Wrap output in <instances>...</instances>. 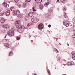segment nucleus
Returning <instances> with one entry per match:
<instances>
[{
	"instance_id": "obj_47",
	"label": "nucleus",
	"mask_w": 75,
	"mask_h": 75,
	"mask_svg": "<svg viewBox=\"0 0 75 75\" xmlns=\"http://www.w3.org/2000/svg\"><path fill=\"white\" fill-rule=\"evenodd\" d=\"M54 50H55V51H57V50L56 49H54Z\"/></svg>"
},
{
	"instance_id": "obj_6",
	"label": "nucleus",
	"mask_w": 75,
	"mask_h": 75,
	"mask_svg": "<svg viewBox=\"0 0 75 75\" xmlns=\"http://www.w3.org/2000/svg\"><path fill=\"white\" fill-rule=\"evenodd\" d=\"M10 10H8L6 13V16H8L10 14Z\"/></svg>"
},
{
	"instance_id": "obj_5",
	"label": "nucleus",
	"mask_w": 75,
	"mask_h": 75,
	"mask_svg": "<svg viewBox=\"0 0 75 75\" xmlns=\"http://www.w3.org/2000/svg\"><path fill=\"white\" fill-rule=\"evenodd\" d=\"M16 26L17 28H22V26H21V23L16 25Z\"/></svg>"
},
{
	"instance_id": "obj_39",
	"label": "nucleus",
	"mask_w": 75,
	"mask_h": 75,
	"mask_svg": "<svg viewBox=\"0 0 75 75\" xmlns=\"http://www.w3.org/2000/svg\"><path fill=\"white\" fill-rule=\"evenodd\" d=\"M17 6H18V7H19L20 6V5L19 4H18L17 5Z\"/></svg>"
},
{
	"instance_id": "obj_42",
	"label": "nucleus",
	"mask_w": 75,
	"mask_h": 75,
	"mask_svg": "<svg viewBox=\"0 0 75 75\" xmlns=\"http://www.w3.org/2000/svg\"><path fill=\"white\" fill-rule=\"evenodd\" d=\"M51 25H48V27H49V28H50V27H51Z\"/></svg>"
},
{
	"instance_id": "obj_25",
	"label": "nucleus",
	"mask_w": 75,
	"mask_h": 75,
	"mask_svg": "<svg viewBox=\"0 0 75 75\" xmlns=\"http://www.w3.org/2000/svg\"><path fill=\"white\" fill-rule=\"evenodd\" d=\"M11 11H15V8H12V9H11Z\"/></svg>"
},
{
	"instance_id": "obj_34",
	"label": "nucleus",
	"mask_w": 75,
	"mask_h": 75,
	"mask_svg": "<svg viewBox=\"0 0 75 75\" xmlns=\"http://www.w3.org/2000/svg\"><path fill=\"white\" fill-rule=\"evenodd\" d=\"M63 10H64V11H66V9L65 8V7H63Z\"/></svg>"
},
{
	"instance_id": "obj_18",
	"label": "nucleus",
	"mask_w": 75,
	"mask_h": 75,
	"mask_svg": "<svg viewBox=\"0 0 75 75\" xmlns=\"http://www.w3.org/2000/svg\"><path fill=\"white\" fill-rule=\"evenodd\" d=\"M3 27H5V28H8L9 27V25H5V26H3Z\"/></svg>"
},
{
	"instance_id": "obj_30",
	"label": "nucleus",
	"mask_w": 75,
	"mask_h": 75,
	"mask_svg": "<svg viewBox=\"0 0 75 75\" xmlns=\"http://www.w3.org/2000/svg\"><path fill=\"white\" fill-rule=\"evenodd\" d=\"M31 20L32 22H33V23H34V18L31 19Z\"/></svg>"
},
{
	"instance_id": "obj_33",
	"label": "nucleus",
	"mask_w": 75,
	"mask_h": 75,
	"mask_svg": "<svg viewBox=\"0 0 75 75\" xmlns=\"http://www.w3.org/2000/svg\"><path fill=\"white\" fill-rule=\"evenodd\" d=\"M31 1V0H26V2H27V3L28 2H30Z\"/></svg>"
},
{
	"instance_id": "obj_48",
	"label": "nucleus",
	"mask_w": 75,
	"mask_h": 75,
	"mask_svg": "<svg viewBox=\"0 0 75 75\" xmlns=\"http://www.w3.org/2000/svg\"><path fill=\"white\" fill-rule=\"evenodd\" d=\"M7 37V35H6L5 37L4 38H6V37Z\"/></svg>"
},
{
	"instance_id": "obj_20",
	"label": "nucleus",
	"mask_w": 75,
	"mask_h": 75,
	"mask_svg": "<svg viewBox=\"0 0 75 75\" xmlns=\"http://www.w3.org/2000/svg\"><path fill=\"white\" fill-rule=\"evenodd\" d=\"M72 38H73V40H75V34L73 35L72 36Z\"/></svg>"
},
{
	"instance_id": "obj_29",
	"label": "nucleus",
	"mask_w": 75,
	"mask_h": 75,
	"mask_svg": "<svg viewBox=\"0 0 75 75\" xmlns=\"http://www.w3.org/2000/svg\"><path fill=\"white\" fill-rule=\"evenodd\" d=\"M33 11H36V10L35 9V8L33 7Z\"/></svg>"
},
{
	"instance_id": "obj_49",
	"label": "nucleus",
	"mask_w": 75,
	"mask_h": 75,
	"mask_svg": "<svg viewBox=\"0 0 75 75\" xmlns=\"http://www.w3.org/2000/svg\"><path fill=\"white\" fill-rule=\"evenodd\" d=\"M74 32H75V30H73Z\"/></svg>"
},
{
	"instance_id": "obj_24",
	"label": "nucleus",
	"mask_w": 75,
	"mask_h": 75,
	"mask_svg": "<svg viewBox=\"0 0 75 75\" xmlns=\"http://www.w3.org/2000/svg\"><path fill=\"white\" fill-rule=\"evenodd\" d=\"M72 58L73 60H75V55L72 56Z\"/></svg>"
},
{
	"instance_id": "obj_7",
	"label": "nucleus",
	"mask_w": 75,
	"mask_h": 75,
	"mask_svg": "<svg viewBox=\"0 0 75 75\" xmlns=\"http://www.w3.org/2000/svg\"><path fill=\"white\" fill-rule=\"evenodd\" d=\"M33 13L31 12L29 13V14H28V16L30 17H31L33 16Z\"/></svg>"
},
{
	"instance_id": "obj_2",
	"label": "nucleus",
	"mask_w": 75,
	"mask_h": 75,
	"mask_svg": "<svg viewBox=\"0 0 75 75\" xmlns=\"http://www.w3.org/2000/svg\"><path fill=\"white\" fill-rule=\"evenodd\" d=\"M24 29H25V27L23 25H22V28H18L17 29V31L19 32V33H22V32H23Z\"/></svg>"
},
{
	"instance_id": "obj_36",
	"label": "nucleus",
	"mask_w": 75,
	"mask_h": 75,
	"mask_svg": "<svg viewBox=\"0 0 75 75\" xmlns=\"http://www.w3.org/2000/svg\"><path fill=\"white\" fill-rule=\"evenodd\" d=\"M31 25V23H29L28 25V27H29V26H30V25Z\"/></svg>"
},
{
	"instance_id": "obj_16",
	"label": "nucleus",
	"mask_w": 75,
	"mask_h": 75,
	"mask_svg": "<svg viewBox=\"0 0 75 75\" xmlns=\"http://www.w3.org/2000/svg\"><path fill=\"white\" fill-rule=\"evenodd\" d=\"M17 16L18 17H20V18H22V16L20 14H17Z\"/></svg>"
},
{
	"instance_id": "obj_41",
	"label": "nucleus",
	"mask_w": 75,
	"mask_h": 75,
	"mask_svg": "<svg viewBox=\"0 0 75 75\" xmlns=\"http://www.w3.org/2000/svg\"><path fill=\"white\" fill-rule=\"evenodd\" d=\"M74 64V63H71V65H72Z\"/></svg>"
},
{
	"instance_id": "obj_35",
	"label": "nucleus",
	"mask_w": 75,
	"mask_h": 75,
	"mask_svg": "<svg viewBox=\"0 0 75 75\" xmlns=\"http://www.w3.org/2000/svg\"><path fill=\"white\" fill-rule=\"evenodd\" d=\"M16 39L18 40H19L20 39V37H17L16 38Z\"/></svg>"
},
{
	"instance_id": "obj_21",
	"label": "nucleus",
	"mask_w": 75,
	"mask_h": 75,
	"mask_svg": "<svg viewBox=\"0 0 75 75\" xmlns=\"http://www.w3.org/2000/svg\"><path fill=\"white\" fill-rule=\"evenodd\" d=\"M64 17L65 18L67 17V16L66 15V13H64Z\"/></svg>"
},
{
	"instance_id": "obj_23",
	"label": "nucleus",
	"mask_w": 75,
	"mask_h": 75,
	"mask_svg": "<svg viewBox=\"0 0 75 75\" xmlns=\"http://www.w3.org/2000/svg\"><path fill=\"white\" fill-rule=\"evenodd\" d=\"M38 1H37L36 2H38V3H40L42 2V0H38Z\"/></svg>"
},
{
	"instance_id": "obj_15",
	"label": "nucleus",
	"mask_w": 75,
	"mask_h": 75,
	"mask_svg": "<svg viewBox=\"0 0 75 75\" xmlns=\"http://www.w3.org/2000/svg\"><path fill=\"white\" fill-rule=\"evenodd\" d=\"M4 45L7 48H9V45L7 43L5 44Z\"/></svg>"
},
{
	"instance_id": "obj_11",
	"label": "nucleus",
	"mask_w": 75,
	"mask_h": 75,
	"mask_svg": "<svg viewBox=\"0 0 75 75\" xmlns=\"http://www.w3.org/2000/svg\"><path fill=\"white\" fill-rule=\"evenodd\" d=\"M21 24V22L20 20H17L16 22V24Z\"/></svg>"
},
{
	"instance_id": "obj_13",
	"label": "nucleus",
	"mask_w": 75,
	"mask_h": 75,
	"mask_svg": "<svg viewBox=\"0 0 75 75\" xmlns=\"http://www.w3.org/2000/svg\"><path fill=\"white\" fill-rule=\"evenodd\" d=\"M4 11H2L0 12V16H3L4 15Z\"/></svg>"
},
{
	"instance_id": "obj_17",
	"label": "nucleus",
	"mask_w": 75,
	"mask_h": 75,
	"mask_svg": "<svg viewBox=\"0 0 75 75\" xmlns=\"http://www.w3.org/2000/svg\"><path fill=\"white\" fill-rule=\"evenodd\" d=\"M25 18L26 21H27V20H28L29 19V17L28 16L25 17Z\"/></svg>"
},
{
	"instance_id": "obj_43",
	"label": "nucleus",
	"mask_w": 75,
	"mask_h": 75,
	"mask_svg": "<svg viewBox=\"0 0 75 75\" xmlns=\"http://www.w3.org/2000/svg\"><path fill=\"white\" fill-rule=\"evenodd\" d=\"M59 0H57V3H59Z\"/></svg>"
},
{
	"instance_id": "obj_3",
	"label": "nucleus",
	"mask_w": 75,
	"mask_h": 75,
	"mask_svg": "<svg viewBox=\"0 0 75 75\" xmlns=\"http://www.w3.org/2000/svg\"><path fill=\"white\" fill-rule=\"evenodd\" d=\"M63 24L66 26L67 27L69 26V23L68 21L66 20L63 21Z\"/></svg>"
},
{
	"instance_id": "obj_45",
	"label": "nucleus",
	"mask_w": 75,
	"mask_h": 75,
	"mask_svg": "<svg viewBox=\"0 0 75 75\" xmlns=\"http://www.w3.org/2000/svg\"><path fill=\"white\" fill-rule=\"evenodd\" d=\"M48 72L49 74H50V71H48Z\"/></svg>"
},
{
	"instance_id": "obj_8",
	"label": "nucleus",
	"mask_w": 75,
	"mask_h": 75,
	"mask_svg": "<svg viewBox=\"0 0 75 75\" xmlns=\"http://www.w3.org/2000/svg\"><path fill=\"white\" fill-rule=\"evenodd\" d=\"M5 20H6L5 19H4L3 18H2L1 20V22L2 23H4V22H5Z\"/></svg>"
},
{
	"instance_id": "obj_1",
	"label": "nucleus",
	"mask_w": 75,
	"mask_h": 75,
	"mask_svg": "<svg viewBox=\"0 0 75 75\" xmlns=\"http://www.w3.org/2000/svg\"><path fill=\"white\" fill-rule=\"evenodd\" d=\"M15 30L13 28L11 29L9 31L8 33V35L10 36V37H11L14 36V32Z\"/></svg>"
},
{
	"instance_id": "obj_50",
	"label": "nucleus",
	"mask_w": 75,
	"mask_h": 75,
	"mask_svg": "<svg viewBox=\"0 0 75 75\" xmlns=\"http://www.w3.org/2000/svg\"><path fill=\"white\" fill-rule=\"evenodd\" d=\"M57 52H58V50H57Z\"/></svg>"
},
{
	"instance_id": "obj_4",
	"label": "nucleus",
	"mask_w": 75,
	"mask_h": 75,
	"mask_svg": "<svg viewBox=\"0 0 75 75\" xmlns=\"http://www.w3.org/2000/svg\"><path fill=\"white\" fill-rule=\"evenodd\" d=\"M38 28L39 29V30H42V29L43 28V27H44V25L40 23L38 25Z\"/></svg>"
},
{
	"instance_id": "obj_31",
	"label": "nucleus",
	"mask_w": 75,
	"mask_h": 75,
	"mask_svg": "<svg viewBox=\"0 0 75 75\" xmlns=\"http://www.w3.org/2000/svg\"><path fill=\"white\" fill-rule=\"evenodd\" d=\"M67 65H69V66H70L71 65V63H69L67 64Z\"/></svg>"
},
{
	"instance_id": "obj_38",
	"label": "nucleus",
	"mask_w": 75,
	"mask_h": 75,
	"mask_svg": "<svg viewBox=\"0 0 75 75\" xmlns=\"http://www.w3.org/2000/svg\"><path fill=\"white\" fill-rule=\"evenodd\" d=\"M46 5H47H47H48V4H50V2H47V3H46Z\"/></svg>"
},
{
	"instance_id": "obj_44",
	"label": "nucleus",
	"mask_w": 75,
	"mask_h": 75,
	"mask_svg": "<svg viewBox=\"0 0 75 75\" xmlns=\"http://www.w3.org/2000/svg\"><path fill=\"white\" fill-rule=\"evenodd\" d=\"M44 6H46L47 5V4H44Z\"/></svg>"
},
{
	"instance_id": "obj_12",
	"label": "nucleus",
	"mask_w": 75,
	"mask_h": 75,
	"mask_svg": "<svg viewBox=\"0 0 75 75\" xmlns=\"http://www.w3.org/2000/svg\"><path fill=\"white\" fill-rule=\"evenodd\" d=\"M12 13L13 14H14L16 16L17 14V11H13Z\"/></svg>"
},
{
	"instance_id": "obj_14",
	"label": "nucleus",
	"mask_w": 75,
	"mask_h": 75,
	"mask_svg": "<svg viewBox=\"0 0 75 75\" xmlns=\"http://www.w3.org/2000/svg\"><path fill=\"white\" fill-rule=\"evenodd\" d=\"M3 5L4 7H5L6 8L7 7V4L6 3V2H4L3 3Z\"/></svg>"
},
{
	"instance_id": "obj_32",
	"label": "nucleus",
	"mask_w": 75,
	"mask_h": 75,
	"mask_svg": "<svg viewBox=\"0 0 75 75\" xmlns=\"http://www.w3.org/2000/svg\"><path fill=\"white\" fill-rule=\"evenodd\" d=\"M3 9L1 8H0V13L3 11Z\"/></svg>"
},
{
	"instance_id": "obj_28",
	"label": "nucleus",
	"mask_w": 75,
	"mask_h": 75,
	"mask_svg": "<svg viewBox=\"0 0 75 75\" xmlns=\"http://www.w3.org/2000/svg\"><path fill=\"white\" fill-rule=\"evenodd\" d=\"M71 54L72 55H75V52H71Z\"/></svg>"
},
{
	"instance_id": "obj_22",
	"label": "nucleus",
	"mask_w": 75,
	"mask_h": 75,
	"mask_svg": "<svg viewBox=\"0 0 75 75\" xmlns=\"http://www.w3.org/2000/svg\"><path fill=\"white\" fill-rule=\"evenodd\" d=\"M26 7V4H25V3H24L23 5V8H24V7Z\"/></svg>"
},
{
	"instance_id": "obj_10",
	"label": "nucleus",
	"mask_w": 75,
	"mask_h": 75,
	"mask_svg": "<svg viewBox=\"0 0 75 75\" xmlns=\"http://www.w3.org/2000/svg\"><path fill=\"white\" fill-rule=\"evenodd\" d=\"M39 21V19L38 18H35L34 20V23H37Z\"/></svg>"
},
{
	"instance_id": "obj_27",
	"label": "nucleus",
	"mask_w": 75,
	"mask_h": 75,
	"mask_svg": "<svg viewBox=\"0 0 75 75\" xmlns=\"http://www.w3.org/2000/svg\"><path fill=\"white\" fill-rule=\"evenodd\" d=\"M52 9H49V12H50V13H51L52 11Z\"/></svg>"
},
{
	"instance_id": "obj_46",
	"label": "nucleus",
	"mask_w": 75,
	"mask_h": 75,
	"mask_svg": "<svg viewBox=\"0 0 75 75\" xmlns=\"http://www.w3.org/2000/svg\"><path fill=\"white\" fill-rule=\"evenodd\" d=\"M48 1L49 3L50 2V0H48Z\"/></svg>"
},
{
	"instance_id": "obj_37",
	"label": "nucleus",
	"mask_w": 75,
	"mask_h": 75,
	"mask_svg": "<svg viewBox=\"0 0 75 75\" xmlns=\"http://www.w3.org/2000/svg\"><path fill=\"white\" fill-rule=\"evenodd\" d=\"M18 0H14V1L16 3H18Z\"/></svg>"
},
{
	"instance_id": "obj_26",
	"label": "nucleus",
	"mask_w": 75,
	"mask_h": 75,
	"mask_svg": "<svg viewBox=\"0 0 75 75\" xmlns=\"http://www.w3.org/2000/svg\"><path fill=\"white\" fill-rule=\"evenodd\" d=\"M13 52H11L9 54V56H11V55H13Z\"/></svg>"
},
{
	"instance_id": "obj_9",
	"label": "nucleus",
	"mask_w": 75,
	"mask_h": 75,
	"mask_svg": "<svg viewBox=\"0 0 75 75\" xmlns=\"http://www.w3.org/2000/svg\"><path fill=\"white\" fill-rule=\"evenodd\" d=\"M39 7H40V9L42 10L44 8V6L42 4H40L39 6Z\"/></svg>"
},
{
	"instance_id": "obj_19",
	"label": "nucleus",
	"mask_w": 75,
	"mask_h": 75,
	"mask_svg": "<svg viewBox=\"0 0 75 75\" xmlns=\"http://www.w3.org/2000/svg\"><path fill=\"white\" fill-rule=\"evenodd\" d=\"M61 1L62 3H63L64 4L66 2V0H61Z\"/></svg>"
},
{
	"instance_id": "obj_40",
	"label": "nucleus",
	"mask_w": 75,
	"mask_h": 75,
	"mask_svg": "<svg viewBox=\"0 0 75 75\" xmlns=\"http://www.w3.org/2000/svg\"><path fill=\"white\" fill-rule=\"evenodd\" d=\"M2 27H4V28H5V27H6V25H3Z\"/></svg>"
}]
</instances>
